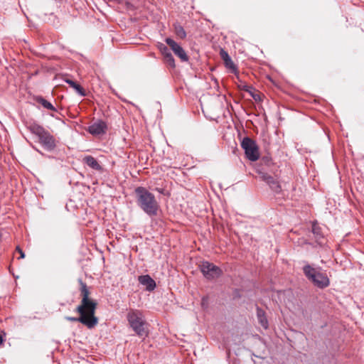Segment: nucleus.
<instances>
[{"instance_id": "20", "label": "nucleus", "mask_w": 364, "mask_h": 364, "mask_svg": "<svg viewBox=\"0 0 364 364\" xmlns=\"http://www.w3.org/2000/svg\"><path fill=\"white\" fill-rule=\"evenodd\" d=\"M175 31L176 35L180 37L181 38H185L186 36V33L184 30V28L180 26L177 25L175 26Z\"/></svg>"}, {"instance_id": "26", "label": "nucleus", "mask_w": 364, "mask_h": 364, "mask_svg": "<svg viewBox=\"0 0 364 364\" xmlns=\"http://www.w3.org/2000/svg\"><path fill=\"white\" fill-rule=\"evenodd\" d=\"M245 92H248L252 96V95H254L255 93V88L250 85V89H247Z\"/></svg>"}, {"instance_id": "2", "label": "nucleus", "mask_w": 364, "mask_h": 364, "mask_svg": "<svg viewBox=\"0 0 364 364\" xmlns=\"http://www.w3.org/2000/svg\"><path fill=\"white\" fill-rule=\"evenodd\" d=\"M28 129L32 134L38 136L39 142L44 149L50 151L55 149L56 146L55 137L43 127L33 122L29 125Z\"/></svg>"}, {"instance_id": "31", "label": "nucleus", "mask_w": 364, "mask_h": 364, "mask_svg": "<svg viewBox=\"0 0 364 364\" xmlns=\"http://www.w3.org/2000/svg\"><path fill=\"white\" fill-rule=\"evenodd\" d=\"M159 192L162 193L163 191L162 190H159Z\"/></svg>"}, {"instance_id": "8", "label": "nucleus", "mask_w": 364, "mask_h": 364, "mask_svg": "<svg viewBox=\"0 0 364 364\" xmlns=\"http://www.w3.org/2000/svg\"><path fill=\"white\" fill-rule=\"evenodd\" d=\"M76 311L80 314L79 317L67 316L66 320L73 322H80L88 328H92L97 324L98 319L95 314L92 315L86 310L79 311L78 306L77 307Z\"/></svg>"}, {"instance_id": "21", "label": "nucleus", "mask_w": 364, "mask_h": 364, "mask_svg": "<svg viewBox=\"0 0 364 364\" xmlns=\"http://www.w3.org/2000/svg\"><path fill=\"white\" fill-rule=\"evenodd\" d=\"M166 62L172 68H175V60L171 54L170 53H166V56L164 57Z\"/></svg>"}, {"instance_id": "23", "label": "nucleus", "mask_w": 364, "mask_h": 364, "mask_svg": "<svg viewBox=\"0 0 364 364\" xmlns=\"http://www.w3.org/2000/svg\"><path fill=\"white\" fill-rule=\"evenodd\" d=\"M239 88L240 90H242L244 91L247 90V89H250V85H247L245 82H240V84L238 85Z\"/></svg>"}, {"instance_id": "4", "label": "nucleus", "mask_w": 364, "mask_h": 364, "mask_svg": "<svg viewBox=\"0 0 364 364\" xmlns=\"http://www.w3.org/2000/svg\"><path fill=\"white\" fill-rule=\"evenodd\" d=\"M127 318L130 327L139 336L144 334L145 321L144 316L139 310L131 309L127 314Z\"/></svg>"}, {"instance_id": "7", "label": "nucleus", "mask_w": 364, "mask_h": 364, "mask_svg": "<svg viewBox=\"0 0 364 364\" xmlns=\"http://www.w3.org/2000/svg\"><path fill=\"white\" fill-rule=\"evenodd\" d=\"M241 147L245 151L247 159H259V150L256 141L245 136L241 141Z\"/></svg>"}, {"instance_id": "11", "label": "nucleus", "mask_w": 364, "mask_h": 364, "mask_svg": "<svg viewBox=\"0 0 364 364\" xmlns=\"http://www.w3.org/2000/svg\"><path fill=\"white\" fill-rule=\"evenodd\" d=\"M165 42L171 47L173 52L181 60V61L186 62L188 60V57L184 49L174 40L171 38H166L165 39Z\"/></svg>"}, {"instance_id": "17", "label": "nucleus", "mask_w": 364, "mask_h": 364, "mask_svg": "<svg viewBox=\"0 0 364 364\" xmlns=\"http://www.w3.org/2000/svg\"><path fill=\"white\" fill-rule=\"evenodd\" d=\"M65 82L68 83L70 87H72L80 96H85V91L80 85L69 79L65 80Z\"/></svg>"}, {"instance_id": "10", "label": "nucleus", "mask_w": 364, "mask_h": 364, "mask_svg": "<svg viewBox=\"0 0 364 364\" xmlns=\"http://www.w3.org/2000/svg\"><path fill=\"white\" fill-rule=\"evenodd\" d=\"M264 181L269 188V189L275 194H279L282 191L280 181H279V172H277V176L274 175H263L262 177L259 178Z\"/></svg>"}, {"instance_id": "24", "label": "nucleus", "mask_w": 364, "mask_h": 364, "mask_svg": "<svg viewBox=\"0 0 364 364\" xmlns=\"http://www.w3.org/2000/svg\"><path fill=\"white\" fill-rule=\"evenodd\" d=\"M16 250L20 254V257L18 259H23L25 257V253L20 248L19 246H17L16 248Z\"/></svg>"}, {"instance_id": "14", "label": "nucleus", "mask_w": 364, "mask_h": 364, "mask_svg": "<svg viewBox=\"0 0 364 364\" xmlns=\"http://www.w3.org/2000/svg\"><path fill=\"white\" fill-rule=\"evenodd\" d=\"M220 55L221 58L223 60L225 67L231 69L232 72L236 73L237 67L232 62L228 52L225 51L224 49H220Z\"/></svg>"}, {"instance_id": "25", "label": "nucleus", "mask_w": 364, "mask_h": 364, "mask_svg": "<svg viewBox=\"0 0 364 364\" xmlns=\"http://www.w3.org/2000/svg\"><path fill=\"white\" fill-rule=\"evenodd\" d=\"M255 101H260L261 100V97L259 96V95L258 94H256V93H254V95H252L251 96Z\"/></svg>"}, {"instance_id": "19", "label": "nucleus", "mask_w": 364, "mask_h": 364, "mask_svg": "<svg viewBox=\"0 0 364 364\" xmlns=\"http://www.w3.org/2000/svg\"><path fill=\"white\" fill-rule=\"evenodd\" d=\"M85 162L87 165L92 169H95L100 173L103 171V168L98 163V161H85Z\"/></svg>"}, {"instance_id": "18", "label": "nucleus", "mask_w": 364, "mask_h": 364, "mask_svg": "<svg viewBox=\"0 0 364 364\" xmlns=\"http://www.w3.org/2000/svg\"><path fill=\"white\" fill-rule=\"evenodd\" d=\"M36 102L41 104L44 108L47 109L57 112L56 108L50 102L44 99L43 97H38L36 98Z\"/></svg>"}, {"instance_id": "16", "label": "nucleus", "mask_w": 364, "mask_h": 364, "mask_svg": "<svg viewBox=\"0 0 364 364\" xmlns=\"http://www.w3.org/2000/svg\"><path fill=\"white\" fill-rule=\"evenodd\" d=\"M311 232L314 236L315 240L318 242L323 237L321 228L319 227L316 221L312 223Z\"/></svg>"}, {"instance_id": "3", "label": "nucleus", "mask_w": 364, "mask_h": 364, "mask_svg": "<svg viewBox=\"0 0 364 364\" xmlns=\"http://www.w3.org/2000/svg\"><path fill=\"white\" fill-rule=\"evenodd\" d=\"M321 268H314L307 264L303 267V272L306 277L311 281L314 286L319 289H324L330 285V280L327 274L321 271Z\"/></svg>"}, {"instance_id": "12", "label": "nucleus", "mask_w": 364, "mask_h": 364, "mask_svg": "<svg viewBox=\"0 0 364 364\" xmlns=\"http://www.w3.org/2000/svg\"><path fill=\"white\" fill-rule=\"evenodd\" d=\"M107 125L105 122L98 120L88 127L87 131L93 136H99L106 133Z\"/></svg>"}, {"instance_id": "13", "label": "nucleus", "mask_w": 364, "mask_h": 364, "mask_svg": "<svg viewBox=\"0 0 364 364\" xmlns=\"http://www.w3.org/2000/svg\"><path fill=\"white\" fill-rule=\"evenodd\" d=\"M138 281L140 284L145 286L146 289L149 291H151L156 288L155 281L149 274L139 276Z\"/></svg>"}, {"instance_id": "6", "label": "nucleus", "mask_w": 364, "mask_h": 364, "mask_svg": "<svg viewBox=\"0 0 364 364\" xmlns=\"http://www.w3.org/2000/svg\"><path fill=\"white\" fill-rule=\"evenodd\" d=\"M79 283L80 285L82 301L80 305L78 306V310H86L92 315L95 314L97 303L89 298L90 291L87 284L81 279H79Z\"/></svg>"}, {"instance_id": "15", "label": "nucleus", "mask_w": 364, "mask_h": 364, "mask_svg": "<svg viewBox=\"0 0 364 364\" xmlns=\"http://www.w3.org/2000/svg\"><path fill=\"white\" fill-rule=\"evenodd\" d=\"M257 317L259 323L261 326L267 329L268 328L269 323L267 318L265 316V312L259 307H257Z\"/></svg>"}, {"instance_id": "30", "label": "nucleus", "mask_w": 364, "mask_h": 364, "mask_svg": "<svg viewBox=\"0 0 364 364\" xmlns=\"http://www.w3.org/2000/svg\"><path fill=\"white\" fill-rule=\"evenodd\" d=\"M262 160H264V159H267V157H264V158H262Z\"/></svg>"}, {"instance_id": "1", "label": "nucleus", "mask_w": 364, "mask_h": 364, "mask_svg": "<svg viewBox=\"0 0 364 364\" xmlns=\"http://www.w3.org/2000/svg\"><path fill=\"white\" fill-rule=\"evenodd\" d=\"M134 192L137 205L149 217L157 215L160 206L155 196L142 186L136 188Z\"/></svg>"}, {"instance_id": "5", "label": "nucleus", "mask_w": 364, "mask_h": 364, "mask_svg": "<svg viewBox=\"0 0 364 364\" xmlns=\"http://www.w3.org/2000/svg\"><path fill=\"white\" fill-rule=\"evenodd\" d=\"M250 164L255 168L259 178L263 175H274L277 176L279 166L273 161H250Z\"/></svg>"}, {"instance_id": "22", "label": "nucleus", "mask_w": 364, "mask_h": 364, "mask_svg": "<svg viewBox=\"0 0 364 364\" xmlns=\"http://www.w3.org/2000/svg\"><path fill=\"white\" fill-rule=\"evenodd\" d=\"M159 50H161V53L164 55V57L166 56V53H170V50L164 44L161 43L159 46Z\"/></svg>"}, {"instance_id": "28", "label": "nucleus", "mask_w": 364, "mask_h": 364, "mask_svg": "<svg viewBox=\"0 0 364 364\" xmlns=\"http://www.w3.org/2000/svg\"><path fill=\"white\" fill-rule=\"evenodd\" d=\"M83 159H86V160H88V159H94V158L91 156H86L84 157Z\"/></svg>"}, {"instance_id": "29", "label": "nucleus", "mask_w": 364, "mask_h": 364, "mask_svg": "<svg viewBox=\"0 0 364 364\" xmlns=\"http://www.w3.org/2000/svg\"><path fill=\"white\" fill-rule=\"evenodd\" d=\"M3 341H4L3 337H2V336L0 334V345L3 343Z\"/></svg>"}, {"instance_id": "9", "label": "nucleus", "mask_w": 364, "mask_h": 364, "mask_svg": "<svg viewBox=\"0 0 364 364\" xmlns=\"http://www.w3.org/2000/svg\"><path fill=\"white\" fill-rule=\"evenodd\" d=\"M200 270L204 277L208 279L218 278L222 274L220 267L208 261H204L200 265Z\"/></svg>"}, {"instance_id": "27", "label": "nucleus", "mask_w": 364, "mask_h": 364, "mask_svg": "<svg viewBox=\"0 0 364 364\" xmlns=\"http://www.w3.org/2000/svg\"><path fill=\"white\" fill-rule=\"evenodd\" d=\"M206 301H207L206 298L203 297V298L202 299V303H201V304H202V306H205V302H206Z\"/></svg>"}]
</instances>
